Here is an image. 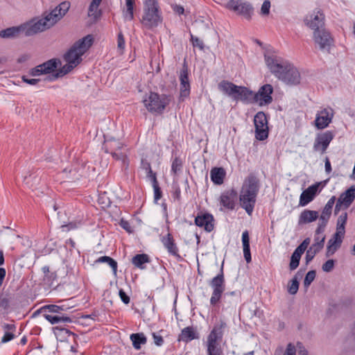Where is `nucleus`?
Segmentation results:
<instances>
[{
	"label": "nucleus",
	"instance_id": "obj_1",
	"mask_svg": "<svg viewBox=\"0 0 355 355\" xmlns=\"http://www.w3.org/2000/svg\"><path fill=\"white\" fill-rule=\"evenodd\" d=\"M69 8L70 1H61L50 12L45 13L44 17H35L24 23V35L33 36L49 29L63 17Z\"/></svg>",
	"mask_w": 355,
	"mask_h": 355
},
{
	"label": "nucleus",
	"instance_id": "obj_2",
	"mask_svg": "<svg viewBox=\"0 0 355 355\" xmlns=\"http://www.w3.org/2000/svg\"><path fill=\"white\" fill-rule=\"evenodd\" d=\"M93 43V37L87 35L76 42L69 51L64 55V60L67 62L55 75L58 78L69 73L82 61V56L86 53Z\"/></svg>",
	"mask_w": 355,
	"mask_h": 355
},
{
	"label": "nucleus",
	"instance_id": "obj_3",
	"mask_svg": "<svg viewBox=\"0 0 355 355\" xmlns=\"http://www.w3.org/2000/svg\"><path fill=\"white\" fill-rule=\"evenodd\" d=\"M259 190V180L255 175H250L245 180L239 195L241 207L249 216L253 212Z\"/></svg>",
	"mask_w": 355,
	"mask_h": 355
},
{
	"label": "nucleus",
	"instance_id": "obj_4",
	"mask_svg": "<svg viewBox=\"0 0 355 355\" xmlns=\"http://www.w3.org/2000/svg\"><path fill=\"white\" fill-rule=\"evenodd\" d=\"M227 324L224 321H219L214 326L207 338V355H223L220 343L222 341L225 329Z\"/></svg>",
	"mask_w": 355,
	"mask_h": 355
},
{
	"label": "nucleus",
	"instance_id": "obj_5",
	"mask_svg": "<svg viewBox=\"0 0 355 355\" xmlns=\"http://www.w3.org/2000/svg\"><path fill=\"white\" fill-rule=\"evenodd\" d=\"M170 101V96L166 94L159 95L155 92H150L143 101L146 109L150 112L155 114H162Z\"/></svg>",
	"mask_w": 355,
	"mask_h": 355
},
{
	"label": "nucleus",
	"instance_id": "obj_6",
	"mask_svg": "<svg viewBox=\"0 0 355 355\" xmlns=\"http://www.w3.org/2000/svg\"><path fill=\"white\" fill-rule=\"evenodd\" d=\"M265 61L270 72L279 80H288L284 76L289 62L281 57L274 55H265Z\"/></svg>",
	"mask_w": 355,
	"mask_h": 355
},
{
	"label": "nucleus",
	"instance_id": "obj_7",
	"mask_svg": "<svg viewBox=\"0 0 355 355\" xmlns=\"http://www.w3.org/2000/svg\"><path fill=\"white\" fill-rule=\"evenodd\" d=\"M142 17L143 24L149 28L158 26L162 21L157 1H146Z\"/></svg>",
	"mask_w": 355,
	"mask_h": 355
},
{
	"label": "nucleus",
	"instance_id": "obj_8",
	"mask_svg": "<svg viewBox=\"0 0 355 355\" xmlns=\"http://www.w3.org/2000/svg\"><path fill=\"white\" fill-rule=\"evenodd\" d=\"M209 286L213 289L211 297L210 298V304L214 306L220 301L222 294L225 291V288L223 274V263H222L220 273L211 280Z\"/></svg>",
	"mask_w": 355,
	"mask_h": 355
},
{
	"label": "nucleus",
	"instance_id": "obj_9",
	"mask_svg": "<svg viewBox=\"0 0 355 355\" xmlns=\"http://www.w3.org/2000/svg\"><path fill=\"white\" fill-rule=\"evenodd\" d=\"M220 5L248 20L251 19L254 12L253 7L249 1H223Z\"/></svg>",
	"mask_w": 355,
	"mask_h": 355
},
{
	"label": "nucleus",
	"instance_id": "obj_10",
	"mask_svg": "<svg viewBox=\"0 0 355 355\" xmlns=\"http://www.w3.org/2000/svg\"><path fill=\"white\" fill-rule=\"evenodd\" d=\"M255 127V137L259 141H263L268 137V119L263 112H258L254 118Z\"/></svg>",
	"mask_w": 355,
	"mask_h": 355
},
{
	"label": "nucleus",
	"instance_id": "obj_11",
	"mask_svg": "<svg viewBox=\"0 0 355 355\" xmlns=\"http://www.w3.org/2000/svg\"><path fill=\"white\" fill-rule=\"evenodd\" d=\"M313 40L319 49L326 52H329L334 42L330 33L325 29H319L314 31Z\"/></svg>",
	"mask_w": 355,
	"mask_h": 355
},
{
	"label": "nucleus",
	"instance_id": "obj_12",
	"mask_svg": "<svg viewBox=\"0 0 355 355\" xmlns=\"http://www.w3.org/2000/svg\"><path fill=\"white\" fill-rule=\"evenodd\" d=\"M334 137L335 133L331 130L318 134L313 143V150L324 154Z\"/></svg>",
	"mask_w": 355,
	"mask_h": 355
},
{
	"label": "nucleus",
	"instance_id": "obj_13",
	"mask_svg": "<svg viewBox=\"0 0 355 355\" xmlns=\"http://www.w3.org/2000/svg\"><path fill=\"white\" fill-rule=\"evenodd\" d=\"M354 199L355 185H353L339 196L335 206L334 214L337 215L341 209H347Z\"/></svg>",
	"mask_w": 355,
	"mask_h": 355
},
{
	"label": "nucleus",
	"instance_id": "obj_14",
	"mask_svg": "<svg viewBox=\"0 0 355 355\" xmlns=\"http://www.w3.org/2000/svg\"><path fill=\"white\" fill-rule=\"evenodd\" d=\"M334 116V110L330 107H325L318 111L315 116V126L318 130H322L328 127L332 122Z\"/></svg>",
	"mask_w": 355,
	"mask_h": 355
},
{
	"label": "nucleus",
	"instance_id": "obj_15",
	"mask_svg": "<svg viewBox=\"0 0 355 355\" xmlns=\"http://www.w3.org/2000/svg\"><path fill=\"white\" fill-rule=\"evenodd\" d=\"M273 87L270 84L261 86L257 92L254 93V103L259 106H264L270 104L272 101V94Z\"/></svg>",
	"mask_w": 355,
	"mask_h": 355
},
{
	"label": "nucleus",
	"instance_id": "obj_16",
	"mask_svg": "<svg viewBox=\"0 0 355 355\" xmlns=\"http://www.w3.org/2000/svg\"><path fill=\"white\" fill-rule=\"evenodd\" d=\"M304 23L314 31L319 30L324 26V15L320 9L317 8L306 16Z\"/></svg>",
	"mask_w": 355,
	"mask_h": 355
},
{
	"label": "nucleus",
	"instance_id": "obj_17",
	"mask_svg": "<svg viewBox=\"0 0 355 355\" xmlns=\"http://www.w3.org/2000/svg\"><path fill=\"white\" fill-rule=\"evenodd\" d=\"M60 66H61V61L59 59H51L32 69L30 74L33 76H38L42 74L51 73Z\"/></svg>",
	"mask_w": 355,
	"mask_h": 355
},
{
	"label": "nucleus",
	"instance_id": "obj_18",
	"mask_svg": "<svg viewBox=\"0 0 355 355\" xmlns=\"http://www.w3.org/2000/svg\"><path fill=\"white\" fill-rule=\"evenodd\" d=\"M240 293L237 291L227 292L224 294L222 301V311L229 313L235 312L240 302Z\"/></svg>",
	"mask_w": 355,
	"mask_h": 355
},
{
	"label": "nucleus",
	"instance_id": "obj_19",
	"mask_svg": "<svg viewBox=\"0 0 355 355\" xmlns=\"http://www.w3.org/2000/svg\"><path fill=\"white\" fill-rule=\"evenodd\" d=\"M238 198L237 191L231 189L223 191L220 196V204L227 209L233 210L235 208Z\"/></svg>",
	"mask_w": 355,
	"mask_h": 355
},
{
	"label": "nucleus",
	"instance_id": "obj_20",
	"mask_svg": "<svg viewBox=\"0 0 355 355\" xmlns=\"http://www.w3.org/2000/svg\"><path fill=\"white\" fill-rule=\"evenodd\" d=\"M180 99L184 101L190 94V83L189 80V73L187 66H184L180 73Z\"/></svg>",
	"mask_w": 355,
	"mask_h": 355
},
{
	"label": "nucleus",
	"instance_id": "obj_21",
	"mask_svg": "<svg viewBox=\"0 0 355 355\" xmlns=\"http://www.w3.org/2000/svg\"><path fill=\"white\" fill-rule=\"evenodd\" d=\"M110 148L112 150L111 154L116 160L121 161L124 166L128 165L127 153L125 151L122 150L123 144L118 141L114 140L109 143Z\"/></svg>",
	"mask_w": 355,
	"mask_h": 355
},
{
	"label": "nucleus",
	"instance_id": "obj_22",
	"mask_svg": "<svg viewBox=\"0 0 355 355\" xmlns=\"http://www.w3.org/2000/svg\"><path fill=\"white\" fill-rule=\"evenodd\" d=\"M214 216L210 214L198 215L195 218V224L200 227H203L207 232H210L214 230Z\"/></svg>",
	"mask_w": 355,
	"mask_h": 355
},
{
	"label": "nucleus",
	"instance_id": "obj_23",
	"mask_svg": "<svg viewBox=\"0 0 355 355\" xmlns=\"http://www.w3.org/2000/svg\"><path fill=\"white\" fill-rule=\"evenodd\" d=\"M320 183H315L310 187H309L306 189H305L300 195V206H306L309 202H311L315 198Z\"/></svg>",
	"mask_w": 355,
	"mask_h": 355
},
{
	"label": "nucleus",
	"instance_id": "obj_24",
	"mask_svg": "<svg viewBox=\"0 0 355 355\" xmlns=\"http://www.w3.org/2000/svg\"><path fill=\"white\" fill-rule=\"evenodd\" d=\"M284 76L288 80H281L288 85H297L300 82V74L297 69L291 63H289V67H287Z\"/></svg>",
	"mask_w": 355,
	"mask_h": 355
},
{
	"label": "nucleus",
	"instance_id": "obj_25",
	"mask_svg": "<svg viewBox=\"0 0 355 355\" xmlns=\"http://www.w3.org/2000/svg\"><path fill=\"white\" fill-rule=\"evenodd\" d=\"M254 92L248 88L239 86L235 100H240L245 103H254Z\"/></svg>",
	"mask_w": 355,
	"mask_h": 355
},
{
	"label": "nucleus",
	"instance_id": "obj_26",
	"mask_svg": "<svg viewBox=\"0 0 355 355\" xmlns=\"http://www.w3.org/2000/svg\"><path fill=\"white\" fill-rule=\"evenodd\" d=\"M161 241L169 254L175 257H179L178 248L170 233H168L165 236H162Z\"/></svg>",
	"mask_w": 355,
	"mask_h": 355
},
{
	"label": "nucleus",
	"instance_id": "obj_27",
	"mask_svg": "<svg viewBox=\"0 0 355 355\" xmlns=\"http://www.w3.org/2000/svg\"><path fill=\"white\" fill-rule=\"evenodd\" d=\"M239 87V86L227 80H223L218 84L219 89L229 96L232 97L234 100L238 93Z\"/></svg>",
	"mask_w": 355,
	"mask_h": 355
},
{
	"label": "nucleus",
	"instance_id": "obj_28",
	"mask_svg": "<svg viewBox=\"0 0 355 355\" xmlns=\"http://www.w3.org/2000/svg\"><path fill=\"white\" fill-rule=\"evenodd\" d=\"M197 338H198V334L193 327L184 328L178 336V340L184 343H189Z\"/></svg>",
	"mask_w": 355,
	"mask_h": 355
},
{
	"label": "nucleus",
	"instance_id": "obj_29",
	"mask_svg": "<svg viewBox=\"0 0 355 355\" xmlns=\"http://www.w3.org/2000/svg\"><path fill=\"white\" fill-rule=\"evenodd\" d=\"M318 217L319 214L317 211L305 209L301 212L299 216L298 224L302 225L312 223L316 220Z\"/></svg>",
	"mask_w": 355,
	"mask_h": 355
},
{
	"label": "nucleus",
	"instance_id": "obj_30",
	"mask_svg": "<svg viewBox=\"0 0 355 355\" xmlns=\"http://www.w3.org/2000/svg\"><path fill=\"white\" fill-rule=\"evenodd\" d=\"M44 318L48 320L51 324H56L60 323L71 322V318L66 315H55L49 313L42 312Z\"/></svg>",
	"mask_w": 355,
	"mask_h": 355
},
{
	"label": "nucleus",
	"instance_id": "obj_31",
	"mask_svg": "<svg viewBox=\"0 0 355 355\" xmlns=\"http://www.w3.org/2000/svg\"><path fill=\"white\" fill-rule=\"evenodd\" d=\"M23 33L24 35V24H21L18 26H12L0 32L1 37L3 38H15Z\"/></svg>",
	"mask_w": 355,
	"mask_h": 355
},
{
	"label": "nucleus",
	"instance_id": "obj_32",
	"mask_svg": "<svg viewBox=\"0 0 355 355\" xmlns=\"http://www.w3.org/2000/svg\"><path fill=\"white\" fill-rule=\"evenodd\" d=\"M69 308H70L69 306H67L65 304H62V305L50 304V305H46V306L42 307L40 309V311L49 313L51 314L64 315L62 312L68 310Z\"/></svg>",
	"mask_w": 355,
	"mask_h": 355
},
{
	"label": "nucleus",
	"instance_id": "obj_33",
	"mask_svg": "<svg viewBox=\"0 0 355 355\" xmlns=\"http://www.w3.org/2000/svg\"><path fill=\"white\" fill-rule=\"evenodd\" d=\"M211 181L218 185L222 184L225 176V171L223 168H214L210 172Z\"/></svg>",
	"mask_w": 355,
	"mask_h": 355
},
{
	"label": "nucleus",
	"instance_id": "obj_34",
	"mask_svg": "<svg viewBox=\"0 0 355 355\" xmlns=\"http://www.w3.org/2000/svg\"><path fill=\"white\" fill-rule=\"evenodd\" d=\"M130 340L135 349H139L142 345H145L147 338L143 333L132 334L130 335Z\"/></svg>",
	"mask_w": 355,
	"mask_h": 355
},
{
	"label": "nucleus",
	"instance_id": "obj_35",
	"mask_svg": "<svg viewBox=\"0 0 355 355\" xmlns=\"http://www.w3.org/2000/svg\"><path fill=\"white\" fill-rule=\"evenodd\" d=\"M135 1H126L125 8L123 10V16L125 21H131L134 18Z\"/></svg>",
	"mask_w": 355,
	"mask_h": 355
},
{
	"label": "nucleus",
	"instance_id": "obj_36",
	"mask_svg": "<svg viewBox=\"0 0 355 355\" xmlns=\"http://www.w3.org/2000/svg\"><path fill=\"white\" fill-rule=\"evenodd\" d=\"M101 1H92L88 9V16L94 20L98 19L101 15V10L99 9Z\"/></svg>",
	"mask_w": 355,
	"mask_h": 355
},
{
	"label": "nucleus",
	"instance_id": "obj_37",
	"mask_svg": "<svg viewBox=\"0 0 355 355\" xmlns=\"http://www.w3.org/2000/svg\"><path fill=\"white\" fill-rule=\"evenodd\" d=\"M150 261L149 257L146 254H139L135 255L132 259V263L136 267L144 269L145 267L144 266V263H148Z\"/></svg>",
	"mask_w": 355,
	"mask_h": 355
},
{
	"label": "nucleus",
	"instance_id": "obj_38",
	"mask_svg": "<svg viewBox=\"0 0 355 355\" xmlns=\"http://www.w3.org/2000/svg\"><path fill=\"white\" fill-rule=\"evenodd\" d=\"M96 263H107L112 269L113 273L115 275H116L117 262L112 258L107 257V256L101 257L96 261Z\"/></svg>",
	"mask_w": 355,
	"mask_h": 355
},
{
	"label": "nucleus",
	"instance_id": "obj_39",
	"mask_svg": "<svg viewBox=\"0 0 355 355\" xmlns=\"http://www.w3.org/2000/svg\"><path fill=\"white\" fill-rule=\"evenodd\" d=\"M302 255V254L300 252L296 250H294L291 255V262L289 264V267L291 270H294L298 267Z\"/></svg>",
	"mask_w": 355,
	"mask_h": 355
},
{
	"label": "nucleus",
	"instance_id": "obj_40",
	"mask_svg": "<svg viewBox=\"0 0 355 355\" xmlns=\"http://www.w3.org/2000/svg\"><path fill=\"white\" fill-rule=\"evenodd\" d=\"M324 236H315L314 243L310 248L319 252L324 246Z\"/></svg>",
	"mask_w": 355,
	"mask_h": 355
},
{
	"label": "nucleus",
	"instance_id": "obj_41",
	"mask_svg": "<svg viewBox=\"0 0 355 355\" xmlns=\"http://www.w3.org/2000/svg\"><path fill=\"white\" fill-rule=\"evenodd\" d=\"M182 169V161L180 158L175 157L173 162L171 165V173L174 175H177L178 173H180Z\"/></svg>",
	"mask_w": 355,
	"mask_h": 355
},
{
	"label": "nucleus",
	"instance_id": "obj_42",
	"mask_svg": "<svg viewBox=\"0 0 355 355\" xmlns=\"http://www.w3.org/2000/svg\"><path fill=\"white\" fill-rule=\"evenodd\" d=\"M338 238L339 236H336L334 234V239H330L329 241V245L327 246V255H329V254H334L337 248L340 245H338Z\"/></svg>",
	"mask_w": 355,
	"mask_h": 355
},
{
	"label": "nucleus",
	"instance_id": "obj_43",
	"mask_svg": "<svg viewBox=\"0 0 355 355\" xmlns=\"http://www.w3.org/2000/svg\"><path fill=\"white\" fill-rule=\"evenodd\" d=\"M338 238L339 236H336L334 234V239H330L329 241V245L327 246V255H329V254H334L337 248L340 245H338Z\"/></svg>",
	"mask_w": 355,
	"mask_h": 355
},
{
	"label": "nucleus",
	"instance_id": "obj_44",
	"mask_svg": "<svg viewBox=\"0 0 355 355\" xmlns=\"http://www.w3.org/2000/svg\"><path fill=\"white\" fill-rule=\"evenodd\" d=\"M347 220V213L344 212V213L341 214L338 216L336 227H338L340 230H345Z\"/></svg>",
	"mask_w": 355,
	"mask_h": 355
},
{
	"label": "nucleus",
	"instance_id": "obj_45",
	"mask_svg": "<svg viewBox=\"0 0 355 355\" xmlns=\"http://www.w3.org/2000/svg\"><path fill=\"white\" fill-rule=\"evenodd\" d=\"M299 288V282L296 278H294L291 280L290 284L288 287V291L291 295H295L297 293Z\"/></svg>",
	"mask_w": 355,
	"mask_h": 355
},
{
	"label": "nucleus",
	"instance_id": "obj_46",
	"mask_svg": "<svg viewBox=\"0 0 355 355\" xmlns=\"http://www.w3.org/2000/svg\"><path fill=\"white\" fill-rule=\"evenodd\" d=\"M332 210L324 207L320 216V220L324 221V226H326L328 220L329 219Z\"/></svg>",
	"mask_w": 355,
	"mask_h": 355
},
{
	"label": "nucleus",
	"instance_id": "obj_47",
	"mask_svg": "<svg viewBox=\"0 0 355 355\" xmlns=\"http://www.w3.org/2000/svg\"><path fill=\"white\" fill-rule=\"evenodd\" d=\"M315 277V272L311 270L307 272L304 280V285L305 287H309Z\"/></svg>",
	"mask_w": 355,
	"mask_h": 355
},
{
	"label": "nucleus",
	"instance_id": "obj_48",
	"mask_svg": "<svg viewBox=\"0 0 355 355\" xmlns=\"http://www.w3.org/2000/svg\"><path fill=\"white\" fill-rule=\"evenodd\" d=\"M125 46V39L121 32L119 33L117 36V49L120 51L121 53H123Z\"/></svg>",
	"mask_w": 355,
	"mask_h": 355
},
{
	"label": "nucleus",
	"instance_id": "obj_49",
	"mask_svg": "<svg viewBox=\"0 0 355 355\" xmlns=\"http://www.w3.org/2000/svg\"><path fill=\"white\" fill-rule=\"evenodd\" d=\"M191 41L194 47H198L200 50L204 49L203 42L198 37L193 36L192 34H191Z\"/></svg>",
	"mask_w": 355,
	"mask_h": 355
},
{
	"label": "nucleus",
	"instance_id": "obj_50",
	"mask_svg": "<svg viewBox=\"0 0 355 355\" xmlns=\"http://www.w3.org/2000/svg\"><path fill=\"white\" fill-rule=\"evenodd\" d=\"M154 189V199L157 202L162 197V191L159 187L158 182L155 181V184L152 185Z\"/></svg>",
	"mask_w": 355,
	"mask_h": 355
},
{
	"label": "nucleus",
	"instance_id": "obj_51",
	"mask_svg": "<svg viewBox=\"0 0 355 355\" xmlns=\"http://www.w3.org/2000/svg\"><path fill=\"white\" fill-rule=\"evenodd\" d=\"M270 1H263L261 8V15L263 16L268 15L270 13Z\"/></svg>",
	"mask_w": 355,
	"mask_h": 355
},
{
	"label": "nucleus",
	"instance_id": "obj_52",
	"mask_svg": "<svg viewBox=\"0 0 355 355\" xmlns=\"http://www.w3.org/2000/svg\"><path fill=\"white\" fill-rule=\"evenodd\" d=\"M334 267V261L333 259H329L322 265V268L324 272H329L333 270Z\"/></svg>",
	"mask_w": 355,
	"mask_h": 355
},
{
	"label": "nucleus",
	"instance_id": "obj_53",
	"mask_svg": "<svg viewBox=\"0 0 355 355\" xmlns=\"http://www.w3.org/2000/svg\"><path fill=\"white\" fill-rule=\"evenodd\" d=\"M309 243H310V239L307 238V239H304L302 241V243L299 246L297 247V248L295 250L300 252L302 254H303L305 252V250H306V248H308Z\"/></svg>",
	"mask_w": 355,
	"mask_h": 355
},
{
	"label": "nucleus",
	"instance_id": "obj_54",
	"mask_svg": "<svg viewBox=\"0 0 355 355\" xmlns=\"http://www.w3.org/2000/svg\"><path fill=\"white\" fill-rule=\"evenodd\" d=\"M318 253L317 251L314 250L313 249L309 248V250H307L306 253V263H309L312 259L314 258L315 254Z\"/></svg>",
	"mask_w": 355,
	"mask_h": 355
},
{
	"label": "nucleus",
	"instance_id": "obj_55",
	"mask_svg": "<svg viewBox=\"0 0 355 355\" xmlns=\"http://www.w3.org/2000/svg\"><path fill=\"white\" fill-rule=\"evenodd\" d=\"M283 355H296V349L295 345L292 343H288Z\"/></svg>",
	"mask_w": 355,
	"mask_h": 355
},
{
	"label": "nucleus",
	"instance_id": "obj_56",
	"mask_svg": "<svg viewBox=\"0 0 355 355\" xmlns=\"http://www.w3.org/2000/svg\"><path fill=\"white\" fill-rule=\"evenodd\" d=\"M243 248L250 247V239L248 231H245L242 234Z\"/></svg>",
	"mask_w": 355,
	"mask_h": 355
},
{
	"label": "nucleus",
	"instance_id": "obj_57",
	"mask_svg": "<svg viewBox=\"0 0 355 355\" xmlns=\"http://www.w3.org/2000/svg\"><path fill=\"white\" fill-rule=\"evenodd\" d=\"M14 332L5 331L4 335L1 339L2 343H8L15 338Z\"/></svg>",
	"mask_w": 355,
	"mask_h": 355
},
{
	"label": "nucleus",
	"instance_id": "obj_58",
	"mask_svg": "<svg viewBox=\"0 0 355 355\" xmlns=\"http://www.w3.org/2000/svg\"><path fill=\"white\" fill-rule=\"evenodd\" d=\"M80 225V222H70L65 225H62L63 229H66L67 231L76 229Z\"/></svg>",
	"mask_w": 355,
	"mask_h": 355
},
{
	"label": "nucleus",
	"instance_id": "obj_59",
	"mask_svg": "<svg viewBox=\"0 0 355 355\" xmlns=\"http://www.w3.org/2000/svg\"><path fill=\"white\" fill-rule=\"evenodd\" d=\"M119 297L121 300V301L125 304H128L130 302V297L126 295V293L124 292L123 289H120L119 292Z\"/></svg>",
	"mask_w": 355,
	"mask_h": 355
},
{
	"label": "nucleus",
	"instance_id": "obj_60",
	"mask_svg": "<svg viewBox=\"0 0 355 355\" xmlns=\"http://www.w3.org/2000/svg\"><path fill=\"white\" fill-rule=\"evenodd\" d=\"M22 80L28 85H35L39 82L40 80L35 78H28L26 76H23Z\"/></svg>",
	"mask_w": 355,
	"mask_h": 355
},
{
	"label": "nucleus",
	"instance_id": "obj_61",
	"mask_svg": "<svg viewBox=\"0 0 355 355\" xmlns=\"http://www.w3.org/2000/svg\"><path fill=\"white\" fill-rule=\"evenodd\" d=\"M243 254L247 263H250L252 260L250 247L243 248Z\"/></svg>",
	"mask_w": 355,
	"mask_h": 355
},
{
	"label": "nucleus",
	"instance_id": "obj_62",
	"mask_svg": "<svg viewBox=\"0 0 355 355\" xmlns=\"http://www.w3.org/2000/svg\"><path fill=\"white\" fill-rule=\"evenodd\" d=\"M171 6H172L173 11L175 13H177L178 15L184 14V8H183V6L178 5V4H173Z\"/></svg>",
	"mask_w": 355,
	"mask_h": 355
},
{
	"label": "nucleus",
	"instance_id": "obj_63",
	"mask_svg": "<svg viewBox=\"0 0 355 355\" xmlns=\"http://www.w3.org/2000/svg\"><path fill=\"white\" fill-rule=\"evenodd\" d=\"M154 343L157 346H161L164 343V339L161 336L157 335L155 334H153Z\"/></svg>",
	"mask_w": 355,
	"mask_h": 355
},
{
	"label": "nucleus",
	"instance_id": "obj_64",
	"mask_svg": "<svg viewBox=\"0 0 355 355\" xmlns=\"http://www.w3.org/2000/svg\"><path fill=\"white\" fill-rule=\"evenodd\" d=\"M121 227L128 232H132V227L127 220H121L120 222Z\"/></svg>",
	"mask_w": 355,
	"mask_h": 355
}]
</instances>
